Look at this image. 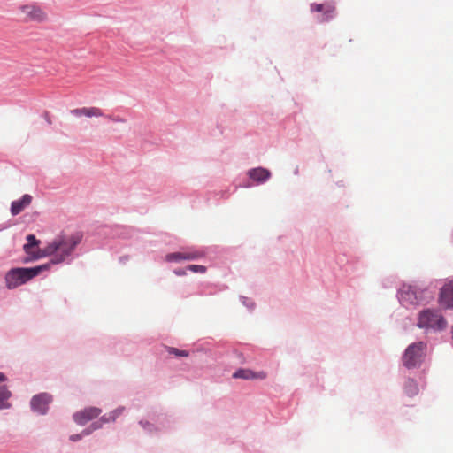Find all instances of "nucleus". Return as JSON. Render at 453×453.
<instances>
[{
  "label": "nucleus",
  "instance_id": "1",
  "mask_svg": "<svg viewBox=\"0 0 453 453\" xmlns=\"http://www.w3.org/2000/svg\"><path fill=\"white\" fill-rule=\"evenodd\" d=\"M81 235L59 234L50 242L36 257H52L49 262L51 265L60 264L72 255L76 246L81 242Z\"/></svg>",
  "mask_w": 453,
  "mask_h": 453
},
{
  "label": "nucleus",
  "instance_id": "2",
  "mask_svg": "<svg viewBox=\"0 0 453 453\" xmlns=\"http://www.w3.org/2000/svg\"><path fill=\"white\" fill-rule=\"evenodd\" d=\"M50 268V263H46L38 266L25 268H12L5 274V284L9 289H13L20 285L27 283L43 271Z\"/></svg>",
  "mask_w": 453,
  "mask_h": 453
},
{
  "label": "nucleus",
  "instance_id": "3",
  "mask_svg": "<svg viewBox=\"0 0 453 453\" xmlns=\"http://www.w3.org/2000/svg\"><path fill=\"white\" fill-rule=\"evenodd\" d=\"M418 326L425 329L442 330L447 322L437 311L427 309L420 312Z\"/></svg>",
  "mask_w": 453,
  "mask_h": 453
},
{
  "label": "nucleus",
  "instance_id": "4",
  "mask_svg": "<svg viewBox=\"0 0 453 453\" xmlns=\"http://www.w3.org/2000/svg\"><path fill=\"white\" fill-rule=\"evenodd\" d=\"M425 296V291L416 285L403 284L398 291V298L403 305L418 304Z\"/></svg>",
  "mask_w": 453,
  "mask_h": 453
},
{
  "label": "nucleus",
  "instance_id": "5",
  "mask_svg": "<svg viewBox=\"0 0 453 453\" xmlns=\"http://www.w3.org/2000/svg\"><path fill=\"white\" fill-rule=\"evenodd\" d=\"M426 345L419 342L411 344L405 350L403 357V365L408 368H412L419 365L425 355Z\"/></svg>",
  "mask_w": 453,
  "mask_h": 453
},
{
  "label": "nucleus",
  "instance_id": "6",
  "mask_svg": "<svg viewBox=\"0 0 453 453\" xmlns=\"http://www.w3.org/2000/svg\"><path fill=\"white\" fill-rule=\"evenodd\" d=\"M22 19L27 22H43L47 20V13L37 4H28L19 8Z\"/></svg>",
  "mask_w": 453,
  "mask_h": 453
},
{
  "label": "nucleus",
  "instance_id": "7",
  "mask_svg": "<svg viewBox=\"0 0 453 453\" xmlns=\"http://www.w3.org/2000/svg\"><path fill=\"white\" fill-rule=\"evenodd\" d=\"M26 239L27 243L23 246V250L29 257L26 258L25 262L40 259L41 257H35L42 251V249L39 248L40 241L34 234H28Z\"/></svg>",
  "mask_w": 453,
  "mask_h": 453
},
{
  "label": "nucleus",
  "instance_id": "8",
  "mask_svg": "<svg viewBox=\"0 0 453 453\" xmlns=\"http://www.w3.org/2000/svg\"><path fill=\"white\" fill-rule=\"evenodd\" d=\"M102 411L96 407H88L77 411L73 414L74 421L81 426L85 425L88 421L97 418L101 414Z\"/></svg>",
  "mask_w": 453,
  "mask_h": 453
},
{
  "label": "nucleus",
  "instance_id": "9",
  "mask_svg": "<svg viewBox=\"0 0 453 453\" xmlns=\"http://www.w3.org/2000/svg\"><path fill=\"white\" fill-rule=\"evenodd\" d=\"M52 401V396L47 393H42L35 395L31 400V407L34 411L40 414H45L48 411V405Z\"/></svg>",
  "mask_w": 453,
  "mask_h": 453
},
{
  "label": "nucleus",
  "instance_id": "10",
  "mask_svg": "<svg viewBox=\"0 0 453 453\" xmlns=\"http://www.w3.org/2000/svg\"><path fill=\"white\" fill-rule=\"evenodd\" d=\"M311 11L321 12L320 21H327L334 16L335 7L331 4H311Z\"/></svg>",
  "mask_w": 453,
  "mask_h": 453
},
{
  "label": "nucleus",
  "instance_id": "11",
  "mask_svg": "<svg viewBox=\"0 0 453 453\" xmlns=\"http://www.w3.org/2000/svg\"><path fill=\"white\" fill-rule=\"evenodd\" d=\"M440 303L445 308H453V281L445 284L441 288Z\"/></svg>",
  "mask_w": 453,
  "mask_h": 453
},
{
  "label": "nucleus",
  "instance_id": "12",
  "mask_svg": "<svg viewBox=\"0 0 453 453\" xmlns=\"http://www.w3.org/2000/svg\"><path fill=\"white\" fill-rule=\"evenodd\" d=\"M233 377L243 380H264L267 374L264 371L253 372L250 369H239L233 374Z\"/></svg>",
  "mask_w": 453,
  "mask_h": 453
},
{
  "label": "nucleus",
  "instance_id": "13",
  "mask_svg": "<svg viewBox=\"0 0 453 453\" xmlns=\"http://www.w3.org/2000/svg\"><path fill=\"white\" fill-rule=\"evenodd\" d=\"M71 114L75 117H102L104 115L102 110L98 107H82L77 108L71 111Z\"/></svg>",
  "mask_w": 453,
  "mask_h": 453
},
{
  "label": "nucleus",
  "instance_id": "14",
  "mask_svg": "<svg viewBox=\"0 0 453 453\" xmlns=\"http://www.w3.org/2000/svg\"><path fill=\"white\" fill-rule=\"evenodd\" d=\"M32 203V196L30 195H24L20 199L13 201L11 205V213L13 216L19 214Z\"/></svg>",
  "mask_w": 453,
  "mask_h": 453
},
{
  "label": "nucleus",
  "instance_id": "15",
  "mask_svg": "<svg viewBox=\"0 0 453 453\" xmlns=\"http://www.w3.org/2000/svg\"><path fill=\"white\" fill-rule=\"evenodd\" d=\"M248 175L250 179L257 182H264L269 179L271 173L267 169L257 167L250 170Z\"/></svg>",
  "mask_w": 453,
  "mask_h": 453
},
{
  "label": "nucleus",
  "instance_id": "16",
  "mask_svg": "<svg viewBox=\"0 0 453 453\" xmlns=\"http://www.w3.org/2000/svg\"><path fill=\"white\" fill-rule=\"evenodd\" d=\"M404 391L409 396H413L418 393V384L414 380L408 379L404 385Z\"/></svg>",
  "mask_w": 453,
  "mask_h": 453
},
{
  "label": "nucleus",
  "instance_id": "17",
  "mask_svg": "<svg viewBox=\"0 0 453 453\" xmlns=\"http://www.w3.org/2000/svg\"><path fill=\"white\" fill-rule=\"evenodd\" d=\"M124 411V408L123 407H120V408H118L112 411H111L110 413L106 414V415H104L103 417H101L100 418V422L101 423H107V422H111V421H115L116 418L122 414Z\"/></svg>",
  "mask_w": 453,
  "mask_h": 453
},
{
  "label": "nucleus",
  "instance_id": "18",
  "mask_svg": "<svg viewBox=\"0 0 453 453\" xmlns=\"http://www.w3.org/2000/svg\"><path fill=\"white\" fill-rule=\"evenodd\" d=\"M11 396V392L5 388H0V408H6L4 402Z\"/></svg>",
  "mask_w": 453,
  "mask_h": 453
},
{
  "label": "nucleus",
  "instance_id": "19",
  "mask_svg": "<svg viewBox=\"0 0 453 453\" xmlns=\"http://www.w3.org/2000/svg\"><path fill=\"white\" fill-rule=\"evenodd\" d=\"M203 256L202 252L193 251V252H182V260H194Z\"/></svg>",
  "mask_w": 453,
  "mask_h": 453
},
{
  "label": "nucleus",
  "instance_id": "20",
  "mask_svg": "<svg viewBox=\"0 0 453 453\" xmlns=\"http://www.w3.org/2000/svg\"><path fill=\"white\" fill-rule=\"evenodd\" d=\"M168 353L169 354H173L177 357H188V352L186 351V350H180L176 348H173V347H170L168 348Z\"/></svg>",
  "mask_w": 453,
  "mask_h": 453
},
{
  "label": "nucleus",
  "instance_id": "21",
  "mask_svg": "<svg viewBox=\"0 0 453 453\" xmlns=\"http://www.w3.org/2000/svg\"><path fill=\"white\" fill-rule=\"evenodd\" d=\"M188 269L193 273H203L206 272V267L203 265H190L188 266Z\"/></svg>",
  "mask_w": 453,
  "mask_h": 453
},
{
  "label": "nucleus",
  "instance_id": "22",
  "mask_svg": "<svg viewBox=\"0 0 453 453\" xmlns=\"http://www.w3.org/2000/svg\"><path fill=\"white\" fill-rule=\"evenodd\" d=\"M182 257V252H175V253H170L166 256L167 261H180Z\"/></svg>",
  "mask_w": 453,
  "mask_h": 453
},
{
  "label": "nucleus",
  "instance_id": "23",
  "mask_svg": "<svg viewBox=\"0 0 453 453\" xmlns=\"http://www.w3.org/2000/svg\"><path fill=\"white\" fill-rule=\"evenodd\" d=\"M81 438V434H73L70 436V440L73 441H79Z\"/></svg>",
  "mask_w": 453,
  "mask_h": 453
},
{
  "label": "nucleus",
  "instance_id": "24",
  "mask_svg": "<svg viewBox=\"0 0 453 453\" xmlns=\"http://www.w3.org/2000/svg\"><path fill=\"white\" fill-rule=\"evenodd\" d=\"M93 430H96V429H98L101 427V424H99L98 422H95L91 425Z\"/></svg>",
  "mask_w": 453,
  "mask_h": 453
},
{
  "label": "nucleus",
  "instance_id": "25",
  "mask_svg": "<svg viewBox=\"0 0 453 453\" xmlns=\"http://www.w3.org/2000/svg\"><path fill=\"white\" fill-rule=\"evenodd\" d=\"M6 377L3 372H0V382L5 381Z\"/></svg>",
  "mask_w": 453,
  "mask_h": 453
},
{
  "label": "nucleus",
  "instance_id": "26",
  "mask_svg": "<svg viewBox=\"0 0 453 453\" xmlns=\"http://www.w3.org/2000/svg\"><path fill=\"white\" fill-rule=\"evenodd\" d=\"M140 424L144 427L146 428L147 426H150V424L148 422H143V421H141Z\"/></svg>",
  "mask_w": 453,
  "mask_h": 453
},
{
  "label": "nucleus",
  "instance_id": "27",
  "mask_svg": "<svg viewBox=\"0 0 453 453\" xmlns=\"http://www.w3.org/2000/svg\"><path fill=\"white\" fill-rule=\"evenodd\" d=\"M175 273L178 275H184V274H186V273L184 271H176Z\"/></svg>",
  "mask_w": 453,
  "mask_h": 453
},
{
  "label": "nucleus",
  "instance_id": "28",
  "mask_svg": "<svg viewBox=\"0 0 453 453\" xmlns=\"http://www.w3.org/2000/svg\"><path fill=\"white\" fill-rule=\"evenodd\" d=\"M83 434L88 435V434H90V431H89V430H85V431L83 432Z\"/></svg>",
  "mask_w": 453,
  "mask_h": 453
},
{
  "label": "nucleus",
  "instance_id": "29",
  "mask_svg": "<svg viewBox=\"0 0 453 453\" xmlns=\"http://www.w3.org/2000/svg\"><path fill=\"white\" fill-rule=\"evenodd\" d=\"M113 120H115V121H121V122H123V120H122V119H113Z\"/></svg>",
  "mask_w": 453,
  "mask_h": 453
}]
</instances>
